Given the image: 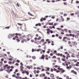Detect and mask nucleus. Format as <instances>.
Segmentation results:
<instances>
[{"mask_svg":"<svg viewBox=\"0 0 79 79\" xmlns=\"http://www.w3.org/2000/svg\"><path fill=\"white\" fill-rule=\"evenodd\" d=\"M8 64H6L4 66V68L5 69H10V66H8Z\"/></svg>","mask_w":79,"mask_h":79,"instance_id":"nucleus-1","label":"nucleus"},{"mask_svg":"<svg viewBox=\"0 0 79 79\" xmlns=\"http://www.w3.org/2000/svg\"><path fill=\"white\" fill-rule=\"evenodd\" d=\"M15 35V34H9L8 35V37L9 39H10V38H12L13 36Z\"/></svg>","mask_w":79,"mask_h":79,"instance_id":"nucleus-2","label":"nucleus"},{"mask_svg":"<svg viewBox=\"0 0 79 79\" xmlns=\"http://www.w3.org/2000/svg\"><path fill=\"white\" fill-rule=\"evenodd\" d=\"M9 74H10V72H11L13 71V69H6L5 70Z\"/></svg>","mask_w":79,"mask_h":79,"instance_id":"nucleus-3","label":"nucleus"},{"mask_svg":"<svg viewBox=\"0 0 79 79\" xmlns=\"http://www.w3.org/2000/svg\"><path fill=\"white\" fill-rule=\"evenodd\" d=\"M27 36H28V37L29 38H31V39H32V37H33L32 35L31 34H29Z\"/></svg>","mask_w":79,"mask_h":79,"instance_id":"nucleus-4","label":"nucleus"},{"mask_svg":"<svg viewBox=\"0 0 79 79\" xmlns=\"http://www.w3.org/2000/svg\"><path fill=\"white\" fill-rule=\"evenodd\" d=\"M34 43L35 44H37V45H39V44H41L40 42V41H38L37 40H35L34 41Z\"/></svg>","mask_w":79,"mask_h":79,"instance_id":"nucleus-5","label":"nucleus"},{"mask_svg":"<svg viewBox=\"0 0 79 79\" xmlns=\"http://www.w3.org/2000/svg\"><path fill=\"white\" fill-rule=\"evenodd\" d=\"M28 69H32V66H27L26 67Z\"/></svg>","mask_w":79,"mask_h":79,"instance_id":"nucleus-6","label":"nucleus"},{"mask_svg":"<svg viewBox=\"0 0 79 79\" xmlns=\"http://www.w3.org/2000/svg\"><path fill=\"white\" fill-rule=\"evenodd\" d=\"M25 37H26V35H23L22 36L20 37L19 38V39H24V38H25Z\"/></svg>","mask_w":79,"mask_h":79,"instance_id":"nucleus-7","label":"nucleus"},{"mask_svg":"<svg viewBox=\"0 0 79 79\" xmlns=\"http://www.w3.org/2000/svg\"><path fill=\"white\" fill-rule=\"evenodd\" d=\"M45 56H44V55H42L41 57H40V59H44V57H45Z\"/></svg>","mask_w":79,"mask_h":79,"instance_id":"nucleus-8","label":"nucleus"},{"mask_svg":"<svg viewBox=\"0 0 79 79\" xmlns=\"http://www.w3.org/2000/svg\"><path fill=\"white\" fill-rule=\"evenodd\" d=\"M40 77H41L42 76V77H44V76H45V75L44 73H42L40 75Z\"/></svg>","mask_w":79,"mask_h":79,"instance_id":"nucleus-9","label":"nucleus"},{"mask_svg":"<svg viewBox=\"0 0 79 79\" xmlns=\"http://www.w3.org/2000/svg\"><path fill=\"white\" fill-rule=\"evenodd\" d=\"M21 71L22 74H25L26 72V70H23V69H20Z\"/></svg>","mask_w":79,"mask_h":79,"instance_id":"nucleus-10","label":"nucleus"},{"mask_svg":"<svg viewBox=\"0 0 79 79\" xmlns=\"http://www.w3.org/2000/svg\"><path fill=\"white\" fill-rule=\"evenodd\" d=\"M71 73H74V74H76V75H77V72L74 71V70H72Z\"/></svg>","mask_w":79,"mask_h":79,"instance_id":"nucleus-11","label":"nucleus"},{"mask_svg":"<svg viewBox=\"0 0 79 79\" xmlns=\"http://www.w3.org/2000/svg\"><path fill=\"white\" fill-rule=\"evenodd\" d=\"M27 40L26 39H24V41L25 42H27V41H29V40H30V38H27Z\"/></svg>","mask_w":79,"mask_h":79,"instance_id":"nucleus-12","label":"nucleus"},{"mask_svg":"<svg viewBox=\"0 0 79 79\" xmlns=\"http://www.w3.org/2000/svg\"><path fill=\"white\" fill-rule=\"evenodd\" d=\"M41 26V24L40 23H38L35 25V26Z\"/></svg>","mask_w":79,"mask_h":79,"instance_id":"nucleus-13","label":"nucleus"},{"mask_svg":"<svg viewBox=\"0 0 79 79\" xmlns=\"http://www.w3.org/2000/svg\"><path fill=\"white\" fill-rule=\"evenodd\" d=\"M66 36H68V37H69V36H70L71 37V36H72V34H66Z\"/></svg>","mask_w":79,"mask_h":79,"instance_id":"nucleus-14","label":"nucleus"},{"mask_svg":"<svg viewBox=\"0 0 79 79\" xmlns=\"http://www.w3.org/2000/svg\"><path fill=\"white\" fill-rule=\"evenodd\" d=\"M53 29H55V27L54 25L52 27L51 26L50 27V29H53Z\"/></svg>","mask_w":79,"mask_h":79,"instance_id":"nucleus-15","label":"nucleus"},{"mask_svg":"<svg viewBox=\"0 0 79 79\" xmlns=\"http://www.w3.org/2000/svg\"><path fill=\"white\" fill-rule=\"evenodd\" d=\"M59 70H60V71H61V73H64V72H65L66 71H65V70H63V69L60 70V69Z\"/></svg>","mask_w":79,"mask_h":79,"instance_id":"nucleus-16","label":"nucleus"},{"mask_svg":"<svg viewBox=\"0 0 79 79\" xmlns=\"http://www.w3.org/2000/svg\"><path fill=\"white\" fill-rule=\"evenodd\" d=\"M60 18H61V20L62 22H63V21H64V19L63 18V16H60Z\"/></svg>","mask_w":79,"mask_h":79,"instance_id":"nucleus-17","label":"nucleus"},{"mask_svg":"<svg viewBox=\"0 0 79 79\" xmlns=\"http://www.w3.org/2000/svg\"><path fill=\"white\" fill-rule=\"evenodd\" d=\"M18 71V69H15V72H14V73L15 74H16V73H17Z\"/></svg>","mask_w":79,"mask_h":79,"instance_id":"nucleus-18","label":"nucleus"},{"mask_svg":"<svg viewBox=\"0 0 79 79\" xmlns=\"http://www.w3.org/2000/svg\"><path fill=\"white\" fill-rule=\"evenodd\" d=\"M54 71H56V73H57L60 72V70H57L56 69H54Z\"/></svg>","mask_w":79,"mask_h":79,"instance_id":"nucleus-19","label":"nucleus"},{"mask_svg":"<svg viewBox=\"0 0 79 79\" xmlns=\"http://www.w3.org/2000/svg\"><path fill=\"white\" fill-rule=\"evenodd\" d=\"M28 15H29L30 16H34V15H33L31 14V13L30 12H28Z\"/></svg>","mask_w":79,"mask_h":79,"instance_id":"nucleus-20","label":"nucleus"},{"mask_svg":"<svg viewBox=\"0 0 79 79\" xmlns=\"http://www.w3.org/2000/svg\"><path fill=\"white\" fill-rule=\"evenodd\" d=\"M47 34H49L50 33V29H47Z\"/></svg>","mask_w":79,"mask_h":79,"instance_id":"nucleus-21","label":"nucleus"},{"mask_svg":"<svg viewBox=\"0 0 79 79\" xmlns=\"http://www.w3.org/2000/svg\"><path fill=\"white\" fill-rule=\"evenodd\" d=\"M45 57H46V60H48V56L47 55H46L45 56Z\"/></svg>","mask_w":79,"mask_h":79,"instance_id":"nucleus-22","label":"nucleus"},{"mask_svg":"<svg viewBox=\"0 0 79 79\" xmlns=\"http://www.w3.org/2000/svg\"><path fill=\"white\" fill-rule=\"evenodd\" d=\"M42 50V49L40 48L38 49L37 50H36V51L37 52H39L40 51H41Z\"/></svg>","mask_w":79,"mask_h":79,"instance_id":"nucleus-23","label":"nucleus"},{"mask_svg":"<svg viewBox=\"0 0 79 79\" xmlns=\"http://www.w3.org/2000/svg\"><path fill=\"white\" fill-rule=\"evenodd\" d=\"M25 73L27 75H29V72H28L26 70Z\"/></svg>","mask_w":79,"mask_h":79,"instance_id":"nucleus-24","label":"nucleus"},{"mask_svg":"<svg viewBox=\"0 0 79 79\" xmlns=\"http://www.w3.org/2000/svg\"><path fill=\"white\" fill-rule=\"evenodd\" d=\"M15 35H19V36H21V34H18V33H15Z\"/></svg>","mask_w":79,"mask_h":79,"instance_id":"nucleus-25","label":"nucleus"},{"mask_svg":"<svg viewBox=\"0 0 79 79\" xmlns=\"http://www.w3.org/2000/svg\"><path fill=\"white\" fill-rule=\"evenodd\" d=\"M16 40H17V42H19L20 41V40H19V38H17L16 39Z\"/></svg>","mask_w":79,"mask_h":79,"instance_id":"nucleus-26","label":"nucleus"},{"mask_svg":"<svg viewBox=\"0 0 79 79\" xmlns=\"http://www.w3.org/2000/svg\"><path fill=\"white\" fill-rule=\"evenodd\" d=\"M73 45H74V46L77 45V43H76L75 42H73Z\"/></svg>","mask_w":79,"mask_h":79,"instance_id":"nucleus-27","label":"nucleus"},{"mask_svg":"<svg viewBox=\"0 0 79 79\" xmlns=\"http://www.w3.org/2000/svg\"><path fill=\"white\" fill-rule=\"evenodd\" d=\"M41 38H42L41 37L39 36V37L37 38V40H40V39H41Z\"/></svg>","mask_w":79,"mask_h":79,"instance_id":"nucleus-28","label":"nucleus"},{"mask_svg":"<svg viewBox=\"0 0 79 79\" xmlns=\"http://www.w3.org/2000/svg\"><path fill=\"white\" fill-rule=\"evenodd\" d=\"M56 25H58V23H54V26H56Z\"/></svg>","mask_w":79,"mask_h":79,"instance_id":"nucleus-29","label":"nucleus"},{"mask_svg":"<svg viewBox=\"0 0 79 79\" xmlns=\"http://www.w3.org/2000/svg\"><path fill=\"white\" fill-rule=\"evenodd\" d=\"M50 76L51 77H54V75H53V74H51Z\"/></svg>","mask_w":79,"mask_h":79,"instance_id":"nucleus-30","label":"nucleus"},{"mask_svg":"<svg viewBox=\"0 0 79 79\" xmlns=\"http://www.w3.org/2000/svg\"><path fill=\"white\" fill-rule=\"evenodd\" d=\"M17 24H18V25H19V26H23V24L20 23H18Z\"/></svg>","mask_w":79,"mask_h":79,"instance_id":"nucleus-31","label":"nucleus"},{"mask_svg":"<svg viewBox=\"0 0 79 79\" xmlns=\"http://www.w3.org/2000/svg\"><path fill=\"white\" fill-rule=\"evenodd\" d=\"M66 59V58H62V61H65V60Z\"/></svg>","mask_w":79,"mask_h":79,"instance_id":"nucleus-32","label":"nucleus"},{"mask_svg":"<svg viewBox=\"0 0 79 79\" xmlns=\"http://www.w3.org/2000/svg\"><path fill=\"white\" fill-rule=\"evenodd\" d=\"M20 68L21 69H24V67H23V66H20Z\"/></svg>","mask_w":79,"mask_h":79,"instance_id":"nucleus-33","label":"nucleus"},{"mask_svg":"<svg viewBox=\"0 0 79 79\" xmlns=\"http://www.w3.org/2000/svg\"><path fill=\"white\" fill-rule=\"evenodd\" d=\"M50 25H52V26H53V23H50Z\"/></svg>","mask_w":79,"mask_h":79,"instance_id":"nucleus-34","label":"nucleus"},{"mask_svg":"<svg viewBox=\"0 0 79 79\" xmlns=\"http://www.w3.org/2000/svg\"><path fill=\"white\" fill-rule=\"evenodd\" d=\"M32 58L33 60H35V56H33L32 57Z\"/></svg>","mask_w":79,"mask_h":79,"instance_id":"nucleus-35","label":"nucleus"},{"mask_svg":"<svg viewBox=\"0 0 79 79\" xmlns=\"http://www.w3.org/2000/svg\"><path fill=\"white\" fill-rule=\"evenodd\" d=\"M79 12L78 11L76 12L75 13L76 15H78L79 14Z\"/></svg>","mask_w":79,"mask_h":79,"instance_id":"nucleus-36","label":"nucleus"},{"mask_svg":"<svg viewBox=\"0 0 79 79\" xmlns=\"http://www.w3.org/2000/svg\"><path fill=\"white\" fill-rule=\"evenodd\" d=\"M56 29H57V30H61V28H56Z\"/></svg>","mask_w":79,"mask_h":79,"instance_id":"nucleus-37","label":"nucleus"},{"mask_svg":"<svg viewBox=\"0 0 79 79\" xmlns=\"http://www.w3.org/2000/svg\"><path fill=\"white\" fill-rule=\"evenodd\" d=\"M78 36L77 35H76L75 36V38H76V39H77L78 38Z\"/></svg>","mask_w":79,"mask_h":79,"instance_id":"nucleus-38","label":"nucleus"},{"mask_svg":"<svg viewBox=\"0 0 79 79\" xmlns=\"http://www.w3.org/2000/svg\"><path fill=\"white\" fill-rule=\"evenodd\" d=\"M43 18H41L40 19V21H41V22L43 21Z\"/></svg>","mask_w":79,"mask_h":79,"instance_id":"nucleus-39","label":"nucleus"},{"mask_svg":"<svg viewBox=\"0 0 79 79\" xmlns=\"http://www.w3.org/2000/svg\"><path fill=\"white\" fill-rule=\"evenodd\" d=\"M12 77H16V75H15V74H13L12 75Z\"/></svg>","mask_w":79,"mask_h":79,"instance_id":"nucleus-40","label":"nucleus"},{"mask_svg":"<svg viewBox=\"0 0 79 79\" xmlns=\"http://www.w3.org/2000/svg\"><path fill=\"white\" fill-rule=\"evenodd\" d=\"M44 40L43 39L41 40L40 41V43H41V42H44Z\"/></svg>","mask_w":79,"mask_h":79,"instance_id":"nucleus-41","label":"nucleus"},{"mask_svg":"<svg viewBox=\"0 0 79 79\" xmlns=\"http://www.w3.org/2000/svg\"><path fill=\"white\" fill-rule=\"evenodd\" d=\"M67 15H67V14H64V16H67Z\"/></svg>","mask_w":79,"mask_h":79,"instance_id":"nucleus-42","label":"nucleus"},{"mask_svg":"<svg viewBox=\"0 0 79 79\" xmlns=\"http://www.w3.org/2000/svg\"><path fill=\"white\" fill-rule=\"evenodd\" d=\"M10 28L9 27H5V29H9Z\"/></svg>","mask_w":79,"mask_h":79,"instance_id":"nucleus-43","label":"nucleus"},{"mask_svg":"<svg viewBox=\"0 0 79 79\" xmlns=\"http://www.w3.org/2000/svg\"><path fill=\"white\" fill-rule=\"evenodd\" d=\"M52 19H55V16H52Z\"/></svg>","mask_w":79,"mask_h":79,"instance_id":"nucleus-44","label":"nucleus"},{"mask_svg":"<svg viewBox=\"0 0 79 79\" xmlns=\"http://www.w3.org/2000/svg\"><path fill=\"white\" fill-rule=\"evenodd\" d=\"M64 31H65V32H68V30H67L66 29H64Z\"/></svg>","mask_w":79,"mask_h":79,"instance_id":"nucleus-45","label":"nucleus"},{"mask_svg":"<svg viewBox=\"0 0 79 79\" xmlns=\"http://www.w3.org/2000/svg\"><path fill=\"white\" fill-rule=\"evenodd\" d=\"M72 37H74L75 36V35H74V34H72Z\"/></svg>","mask_w":79,"mask_h":79,"instance_id":"nucleus-46","label":"nucleus"},{"mask_svg":"<svg viewBox=\"0 0 79 79\" xmlns=\"http://www.w3.org/2000/svg\"><path fill=\"white\" fill-rule=\"evenodd\" d=\"M64 5H67V3L66 2H64Z\"/></svg>","mask_w":79,"mask_h":79,"instance_id":"nucleus-47","label":"nucleus"},{"mask_svg":"<svg viewBox=\"0 0 79 79\" xmlns=\"http://www.w3.org/2000/svg\"><path fill=\"white\" fill-rule=\"evenodd\" d=\"M19 76H16L15 77V78H16V79H19Z\"/></svg>","mask_w":79,"mask_h":79,"instance_id":"nucleus-48","label":"nucleus"},{"mask_svg":"<svg viewBox=\"0 0 79 79\" xmlns=\"http://www.w3.org/2000/svg\"><path fill=\"white\" fill-rule=\"evenodd\" d=\"M56 55H57L58 56H60V53H57V54H56Z\"/></svg>","mask_w":79,"mask_h":79,"instance_id":"nucleus-49","label":"nucleus"},{"mask_svg":"<svg viewBox=\"0 0 79 79\" xmlns=\"http://www.w3.org/2000/svg\"><path fill=\"white\" fill-rule=\"evenodd\" d=\"M9 61H12V60H13V59H12L11 58H10L9 59Z\"/></svg>","mask_w":79,"mask_h":79,"instance_id":"nucleus-50","label":"nucleus"},{"mask_svg":"<svg viewBox=\"0 0 79 79\" xmlns=\"http://www.w3.org/2000/svg\"><path fill=\"white\" fill-rule=\"evenodd\" d=\"M10 67V68H11V69H14V67H13V66H11Z\"/></svg>","mask_w":79,"mask_h":79,"instance_id":"nucleus-51","label":"nucleus"},{"mask_svg":"<svg viewBox=\"0 0 79 79\" xmlns=\"http://www.w3.org/2000/svg\"><path fill=\"white\" fill-rule=\"evenodd\" d=\"M53 58H56V57L55 56H53Z\"/></svg>","mask_w":79,"mask_h":79,"instance_id":"nucleus-52","label":"nucleus"},{"mask_svg":"<svg viewBox=\"0 0 79 79\" xmlns=\"http://www.w3.org/2000/svg\"><path fill=\"white\" fill-rule=\"evenodd\" d=\"M24 39L23 40H22L21 41L22 43H24Z\"/></svg>","mask_w":79,"mask_h":79,"instance_id":"nucleus-53","label":"nucleus"},{"mask_svg":"<svg viewBox=\"0 0 79 79\" xmlns=\"http://www.w3.org/2000/svg\"><path fill=\"white\" fill-rule=\"evenodd\" d=\"M69 44H71V42L70 41L68 42Z\"/></svg>","mask_w":79,"mask_h":79,"instance_id":"nucleus-54","label":"nucleus"},{"mask_svg":"<svg viewBox=\"0 0 79 79\" xmlns=\"http://www.w3.org/2000/svg\"><path fill=\"white\" fill-rule=\"evenodd\" d=\"M67 37H64V38H63V39H67Z\"/></svg>","mask_w":79,"mask_h":79,"instance_id":"nucleus-55","label":"nucleus"},{"mask_svg":"<svg viewBox=\"0 0 79 79\" xmlns=\"http://www.w3.org/2000/svg\"><path fill=\"white\" fill-rule=\"evenodd\" d=\"M17 6H18V7H19V4L18 3H17L16 4Z\"/></svg>","mask_w":79,"mask_h":79,"instance_id":"nucleus-56","label":"nucleus"},{"mask_svg":"<svg viewBox=\"0 0 79 79\" xmlns=\"http://www.w3.org/2000/svg\"><path fill=\"white\" fill-rule=\"evenodd\" d=\"M22 79H27V77H25L24 78H22Z\"/></svg>","mask_w":79,"mask_h":79,"instance_id":"nucleus-57","label":"nucleus"},{"mask_svg":"<svg viewBox=\"0 0 79 79\" xmlns=\"http://www.w3.org/2000/svg\"><path fill=\"white\" fill-rule=\"evenodd\" d=\"M62 65H63V66H66V64H64V63H63L62 64Z\"/></svg>","mask_w":79,"mask_h":79,"instance_id":"nucleus-58","label":"nucleus"},{"mask_svg":"<svg viewBox=\"0 0 79 79\" xmlns=\"http://www.w3.org/2000/svg\"><path fill=\"white\" fill-rule=\"evenodd\" d=\"M74 13H72L71 14V16H74Z\"/></svg>","mask_w":79,"mask_h":79,"instance_id":"nucleus-59","label":"nucleus"},{"mask_svg":"<svg viewBox=\"0 0 79 79\" xmlns=\"http://www.w3.org/2000/svg\"><path fill=\"white\" fill-rule=\"evenodd\" d=\"M70 19V18L68 17L67 18V20H68V21H69V20Z\"/></svg>","mask_w":79,"mask_h":79,"instance_id":"nucleus-60","label":"nucleus"},{"mask_svg":"<svg viewBox=\"0 0 79 79\" xmlns=\"http://www.w3.org/2000/svg\"><path fill=\"white\" fill-rule=\"evenodd\" d=\"M47 79V77H44V79Z\"/></svg>","mask_w":79,"mask_h":79,"instance_id":"nucleus-61","label":"nucleus"},{"mask_svg":"<svg viewBox=\"0 0 79 79\" xmlns=\"http://www.w3.org/2000/svg\"><path fill=\"white\" fill-rule=\"evenodd\" d=\"M57 60H58L59 61H60V58L58 57V58H57Z\"/></svg>","mask_w":79,"mask_h":79,"instance_id":"nucleus-62","label":"nucleus"},{"mask_svg":"<svg viewBox=\"0 0 79 79\" xmlns=\"http://www.w3.org/2000/svg\"><path fill=\"white\" fill-rule=\"evenodd\" d=\"M69 67L70 68V69H71V68H72V66L70 65Z\"/></svg>","mask_w":79,"mask_h":79,"instance_id":"nucleus-63","label":"nucleus"},{"mask_svg":"<svg viewBox=\"0 0 79 79\" xmlns=\"http://www.w3.org/2000/svg\"><path fill=\"white\" fill-rule=\"evenodd\" d=\"M69 33H71V31L70 30H69Z\"/></svg>","mask_w":79,"mask_h":79,"instance_id":"nucleus-64","label":"nucleus"}]
</instances>
